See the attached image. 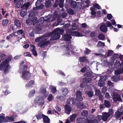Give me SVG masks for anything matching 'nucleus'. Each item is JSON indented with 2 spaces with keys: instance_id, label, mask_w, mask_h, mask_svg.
Masks as SVG:
<instances>
[{
  "instance_id": "aec40b11",
  "label": "nucleus",
  "mask_w": 123,
  "mask_h": 123,
  "mask_svg": "<svg viewBox=\"0 0 123 123\" xmlns=\"http://www.w3.org/2000/svg\"><path fill=\"white\" fill-rule=\"evenodd\" d=\"M14 25L19 28L21 26V24L19 20L15 18L14 21Z\"/></svg>"
},
{
  "instance_id": "1a4fd4ad",
  "label": "nucleus",
  "mask_w": 123,
  "mask_h": 123,
  "mask_svg": "<svg viewBox=\"0 0 123 123\" xmlns=\"http://www.w3.org/2000/svg\"><path fill=\"white\" fill-rule=\"evenodd\" d=\"M113 100L114 102H116L117 101H121L122 99L120 95L117 93L113 95Z\"/></svg>"
},
{
  "instance_id": "79ce46f5",
  "label": "nucleus",
  "mask_w": 123,
  "mask_h": 123,
  "mask_svg": "<svg viewBox=\"0 0 123 123\" xmlns=\"http://www.w3.org/2000/svg\"><path fill=\"white\" fill-rule=\"evenodd\" d=\"M37 45L38 46L40 47L41 48H44L45 46L43 41L38 43Z\"/></svg>"
},
{
  "instance_id": "393cba45",
  "label": "nucleus",
  "mask_w": 123,
  "mask_h": 123,
  "mask_svg": "<svg viewBox=\"0 0 123 123\" xmlns=\"http://www.w3.org/2000/svg\"><path fill=\"white\" fill-rule=\"evenodd\" d=\"M42 31V29L40 27H37L34 30V32L36 33L40 34Z\"/></svg>"
},
{
  "instance_id": "a211bd4d",
  "label": "nucleus",
  "mask_w": 123,
  "mask_h": 123,
  "mask_svg": "<svg viewBox=\"0 0 123 123\" xmlns=\"http://www.w3.org/2000/svg\"><path fill=\"white\" fill-rule=\"evenodd\" d=\"M16 33L18 34V35L20 34L22 35V37L20 38V39H21L22 38H25V32L22 30L21 29L17 31Z\"/></svg>"
},
{
  "instance_id": "7c9ffc66",
  "label": "nucleus",
  "mask_w": 123,
  "mask_h": 123,
  "mask_svg": "<svg viewBox=\"0 0 123 123\" xmlns=\"http://www.w3.org/2000/svg\"><path fill=\"white\" fill-rule=\"evenodd\" d=\"M55 31H57L58 33H60V35L61 34H63L64 32V30L63 29H61L60 28H57L55 30Z\"/></svg>"
},
{
  "instance_id": "0eeeda50",
  "label": "nucleus",
  "mask_w": 123,
  "mask_h": 123,
  "mask_svg": "<svg viewBox=\"0 0 123 123\" xmlns=\"http://www.w3.org/2000/svg\"><path fill=\"white\" fill-rule=\"evenodd\" d=\"M35 101L36 103H39V105H40L41 106H42L44 103L43 98L39 97H36Z\"/></svg>"
},
{
  "instance_id": "f8f14e48",
  "label": "nucleus",
  "mask_w": 123,
  "mask_h": 123,
  "mask_svg": "<svg viewBox=\"0 0 123 123\" xmlns=\"http://www.w3.org/2000/svg\"><path fill=\"white\" fill-rule=\"evenodd\" d=\"M60 91L62 95L65 96H66L69 92L68 89L66 88H62Z\"/></svg>"
},
{
  "instance_id": "412c9836",
  "label": "nucleus",
  "mask_w": 123,
  "mask_h": 123,
  "mask_svg": "<svg viewBox=\"0 0 123 123\" xmlns=\"http://www.w3.org/2000/svg\"><path fill=\"white\" fill-rule=\"evenodd\" d=\"M104 104L105 107L109 108L111 106L110 102L107 100H104Z\"/></svg>"
},
{
  "instance_id": "473e14b6",
  "label": "nucleus",
  "mask_w": 123,
  "mask_h": 123,
  "mask_svg": "<svg viewBox=\"0 0 123 123\" xmlns=\"http://www.w3.org/2000/svg\"><path fill=\"white\" fill-rule=\"evenodd\" d=\"M67 12L68 14L71 15H73L74 13V10L71 8L68 9L67 10Z\"/></svg>"
},
{
  "instance_id": "dca6fc26",
  "label": "nucleus",
  "mask_w": 123,
  "mask_h": 123,
  "mask_svg": "<svg viewBox=\"0 0 123 123\" xmlns=\"http://www.w3.org/2000/svg\"><path fill=\"white\" fill-rule=\"evenodd\" d=\"M100 29L101 31L104 32H106L107 31V27L105 23H103L101 25Z\"/></svg>"
},
{
  "instance_id": "7ed1b4c3",
  "label": "nucleus",
  "mask_w": 123,
  "mask_h": 123,
  "mask_svg": "<svg viewBox=\"0 0 123 123\" xmlns=\"http://www.w3.org/2000/svg\"><path fill=\"white\" fill-rule=\"evenodd\" d=\"M31 74L29 71H24L22 72V78L25 80H27L30 78Z\"/></svg>"
},
{
  "instance_id": "c756f323",
  "label": "nucleus",
  "mask_w": 123,
  "mask_h": 123,
  "mask_svg": "<svg viewBox=\"0 0 123 123\" xmlns=\"http://www.w3.org/2000/svg\"><path fill=\"white\" fill-rule=\"evenodd\" d=\"M84 75L87 77L93 78V77L92 73L91 72H87Z\"/></svg>"
},
{
  "instance_id": "e433bc0d",
  "label": "nucleus",
  "mask_w": 123,
  "mask_h": 123,
  "mask_svg": "<svg viewBox=\"0 0 123 123\" xmlns=\"http://www.w3.org/2000/svg\"><path fill=\"white\" fill-rule=\"evenodd\" d=\"M86 120L87 123H97L98 122V120L96 119H94L92 120L91 119H88L87 118Z\"/></svg>"
},
{
  "instance_id": "e2e57ef3",
  "label": "nucleus",
  "mask_w": 123,
  "mask_h": 123,
  "mask_svg": "<svg viewBox=\"0 0 123 123\" xmlns=\"http://www.w3.org/2000/svg\"><path fill=\"white\" fill-rule=\"evenodd\" d=\"M87 68L86 67H85L81 69L80 70V72L82 73H85L86 71Z\"/></svg>"
},
{
  "instance_id": "37998d69",
  "label": "nucleus",
  "mask_w": 123,
  "mask_h": 123,
  "mask_svg": "<svg viewBox=\"0 0 123 123\" xmlns=\"http://www.w3.org/2000/svg\"><path fill=\"white\" fill-rule=\"evenodd\" d=\"M78 26L76 25L75 23H74L72 24V29L73 30H75L78 29Z\"/></svg>"
},
{
  "instance_id": "6ab92c4d",
  "label": "nucleus",
  "mask_w": 123,
  "mask_h": 123,
  "mask_svg": "<svg viewBox=\"0 0 123 123\" xmlns=\"http://www.w3.org/2000/svg\"><path fill=\"white\" fill-rule=\"evenodd\" d=\"M40 92L41 94L44 95V97L46 98L48 96V93H46L47 91H46V88H43L41 90Z\"/></svg>"
},
{
  "instance_id": "ea45409f",
  "label": "nucleus",
  "mask_w": 123,
  "mask_h": 123,
  "mask_svg": "<svg viewBox=\"0 0 123 123\" xmlns=\"http://www.w3.org/2000/svg\"><path fill=\"white\" fill-rule=\"evenodd\" d=\"M107 78V76L105 75H102L100 76V79L99 81H105Z\"/></svg>"
},
{
  "instance_id": "338daca9",
  "label": "nucleus",
  "mask_w": 123,
  "mask_h": 123,
  "mask_svg": "<svg viewBox=\"0 0 123 123\" xmlns=\"http://www.w3.org/2000/svg\"><path fill=\"white\" fill-rule=\"evenodd\" d=\"M22 67H23L22 69L23 70V71H27L26 70L28 69L27 66H26L25 65H24L22 66Z\"/></svg>"
},
{
  "instance_id": "69168bd1",
  "label": "nucleus",
  "mask_w": 123,
  "mask_h": 123,
  "mask_svg": "<svg viewBox=\"0 0 123 123\" xmlns=\"http://www.w3.org/2000/svg\"><path fill=\"white\" fill-rule=\"evenodd\" d=\"M107 17L109 20H110L112 18V16L111 14H107Z\"/></svg>"
},
{
  "instance_id": "39448f33",
  "label": "nucleus",
  "mask_w": 123,
  "mask_h": 123,
  "mask_svg": "<svg viewBox=\"0 0 123 123\" xmlns=\"http://www.w3.org/2000/svg\"><path fill=\"white\" fill-rule=\"evenodd\" d=\"M76 100L79 101H81L83 99V98L82 97L81 94L82 92L80 90H79L77 91L76 92Z\"/></svg>"
},
{
  "instance_id": "72a5a7b5",
  "label": "nucleus",
  "mask_w": 123,
  "mask_h": 123,
  "mask_svg": "<svg viewBox=\"0 0 123 123\" xmlns=\"http://www.w3.org/2000/svg\"><path fill=\"white\" fill-rule=\"evenodd\" d=\"M105 36L102 34H99L98 36V38L99 39L104 40L105 39Z\"/></svg>"
},
{
  "instance_id": "ddd939ff",
  "label": "nucleus",
  "mask_w": 123,
  "mask_h": 123,
  "mask_svg": "<svg viewBox=\"0 0 123 123\" xmlns=\"http://www.w3.org/2000/svg\"><path fill=\"white\" fill-rule=\"evenodd\" d=\"M63 37H64V40L65 41H69L72 38V37L70 34H64Z\"/></svg>"
},
{
  "instance_id": "f3484780",
  "label": "nucleus",
  "mask_w": 123,
  "mask_h": 123,
  "mask_svg": "<svg viewBox=\"0 0 123 123\" xmlns=\"http://www.w3.org/2000/svg\"><path fill=\"white\" fill-rule=\"evenodd\" d=\"M69 3L70 4L72 8H76L77 3L75 1L72 0H69Z\"/></svg>"
},
{
  "instance_id": "4d7b16f0",
  "label": "nucleus",
  "mask_w": 123,
  "mask_h": 123,
  "mask_svg": "<svg viewBox=\"0 0 123 123\" xmlns=\"http://www.w3.org/2000/svg\"><path fill=\"white\" fill-rule=\"evenodd\" d=\"M36 49H31V51L32 54L35 56L37 55V51L36 50Z\"/></svg>"
},
{
  "instance_id": "3c124183",
  "label": "nucleus",
  "mask_w": 123,
  "mask_h": 123,
  "mask_svg": "<svg viewBox=\"0 0 123 123\" xmlns=\"http://www.w3.org/2000/svg\"><path fill=\"white\" fill-rule=\"evenodd\" d=\"M44 37L42 36L36 38L35 40V41L36 42H39L41 40V39H44Z\"/></svg>"
},
{
  "instance_id": "a878e982",
  "label": "nucleus",
  "mask_w": 123,
  "mask_h": 123,
  "mask_svg": "<svg viewBox=\"0 0 123 123\" xmlns=\"http://www.w3.org/2000/svg\"><path fill=\"white\" fill-rule=\"evenodd\" d=\"M23 4L22 1L21 0H18L16 3V7L17 8H19Z\"/></svg>"
},
{
  "instance_id": "09e8293b",
  "label": "nucleus",
  "mask_w": 123,
  "mask_h": 123,
  "mask_svg": "<svg viewBox=\"0 0 123 123\" xmlns=\"http://www.w3.org/2000/svg\"><path fill=\"white\" fill-rule=\"evenodd\" d=\"M54 97L52 94H50L47 98L48 100L49 101H51L53 99Z\"/></svg>"
},
{
  "instance_id": "4c0bfd02",
  "label": "nucleus",
  "mask_w": 123,
  "mask_h": 123,
  "mask_svg": "<svg viewBox=\"0 0 123 123\" xmlns=\"http://www.w3.org/2000/svg\"><path fill=\"white\" fill-rule=\"evenodd\" d=\"M35 90L34 89H33L30 91L28 95L29 97L31 98L33 96L35 93Z\"/></svg>"
},
{
  "instance_id": "c85d7f7f",
  "label": "nucleus",
  "mask_w": 123,
  "mask_h": 123,
  "mask_svg": "<svg viewBox=\"0 0 123 123\" xmlns=\"http://www.w3.org/2000/svg\"><path fill=\"white\" fill-rule=\"evenodd\" d=\"M114 66L116 68L118 69L121 67V64L119 61H116L114 64Z\"/></svg>"
},
{
  "instance_id": "4be33fe9",
  "label": "nucleus",
  "mask_w": 123,
  "mask_h": 123,
  "mask_svg": "<svg viewBox=\"0 0 123 123\" xmlns=\"http://www.w3.org/2000/svg\"><path fill=\"white\" fill-rule=\"evenodd\" d=\"M81 114L83 117H86L88 115V112L86 110H84L82 111Z\"/></svg>"
},
{
  "instance_id": "a18cd8bd",
  "label": "nucleus",
  "mask_w": 123,
  "mask_h": 123,
  "mask_svg": "<svg viewBox=\"0 0 123 123\" xmlns=\"http://www.w3.org/2000/svg\"><path fill=\"white\" fill-rule=\"evenodd\" d=\"M64 96H57L56 97V98L58 99H59L60 100L62 101H64L65 99V98Z\"/></svg>"
},
{
  "instance_id": "0e129e2a",
  "label": "nucleus",
  "mask_w": 123,
  "mask_h": 123,
  "mask_svg": "<svg viewBox=\"0 0 123 123\" xmlns=\"http://www.w3.org/2000/svg\"><path fill=\"white\" fill-rule=\"evenodd\" d=\"M24 55L25 56H28L31 57V55L29 52H27L24 53Z\"/></svg>"
},
{
  "instance_id": "9d476101",
  "label": "nucleus",
  "mask_w": 123,
  "mask_h": 123,
  "mask_svg": "<svg viewBox=\"0 0 123 123\" xmlns=\"http://www.w3.org/2000/svg\"><path fill=\"white\" fill-rule=\"evenodd\" d=\"M110 113L104 112L103 114L102 119L105 122L107 120L108 118L110 117Z\"/></svg>"
},
{
  "instance_id": "58836bf2",
  "label": "nucleus",
  "mask_w": 123,
  "mask_h": 123,
  "mask_svg": "<svg viewBox=\"0 0 123 123\" xmlns=\"http://www.w3.org/2000/svg\"><path fill=\"white\" fill-rule=\"evenodd\" d=\"M73 34L74 36L77 37H80L81 36V34L78 31H75L73 32Z\"/></svg>"
},
{
  "instance_id": "2f4dec72",
  "label": "nucleus",
  "mask_w": 123,
  "mask_h": 123,
  "mask_svg": "<svg viewBox=\"0 0 123 123\" xmlns=\"http://www.w3.org/2000/svg\"><path fill=\"white\" fill-rule=\"evenodd\" d=\"M51 1L49 0H48L46 1L45 7L46 8H49L51 6Z\"/></svg>"
},
{
  "instance_id": "423d86ee",
  "label": "nucleus",
  "mask_w": 123,
  "mask_h": 123,
  "mask_svg": "<svg viewBox=\"0 0 123 123\" xmlns=\"http://www.w3.org/2000/svg\"><path fill=\"white\" fill-rule=\"evenodd\" d=\"M44 17H41L38 21H35L33 23V25L34 26L35 25L36 26L41 25L44 23Z\"/></svg>"
},
{
  "instance_id": "6e6d98bb",
  "label": "nucleus",
  "mask_w": 123,
  "mask_h": 123,
  "mask_svg": "<svg viewBox=\"0 0 123 123\" xmlns=\"http://www.w3.org/2000/svg\"><path fill=\"white\" fill-rule=\"evenodd\" d=\"M47 40V39H45L43 40V42L44 43L45 45V46H47L49 44H50V42L49 41H48L46 42H44V41H46Z\"/></svg>"
},
{
  "instance_id": "6e6552de",
  "label": "nucleus",
  "mask_w": 123,
  "mask_h": 123,
  "mask_svg": "<svg viewBox=\"0 0 123 123\" xmlns=\"http://www.w3.org/2000/svg\"><path fill=\"white\" fill-rule=\"evenodd\" d=\"M72 110V107L66 104L64 106L65 112L67 114H69Z\"/></svg>"
},
{
  "instance_id": "5701e85b",
  "label": "nucleus",
  "mask_w": 123,
  "mask_h": 123,
  "mask_svg": "<svg viewBox=\"0 0 123 123\" xmlns=\"http://www.w3.org/2000/svg\"><path fill=\"white\" fill-rule=\"evenodd\" d=\"M41 0H38L36 3V6L38 7L39 8H41L42 9L43 8L42 6L41 7V6H42L41 3L42 1Z\"/></svg>"
},
{
  "instance_id": "a19ab883",
  "label": "nucleus",
  "mask_w": 123,
  "mask_h": 123,
  "mask_svg": "<svg viewBox=\"0 0 123 123\" xmlns=\"http://www.w3.org/2000/svg\"><path fill=\"white\" fill-rule=\"evenodd\" d=\"M86 94L89 97L91 98L93 96V92L92 90L89 91L87 92Z\"/></svg>"
},
{
  "instance_id": "4468645a",
  "label": "nucleus",
  "mask_w": 123,
  "mask_h": 123,
  "mask_svg": "<svg viewBox=\"0 0 123 123\" xmlns=\"http://www.w3.org/2000/svg\"><path fill=\"white\" fill-rule=\"evenodd\" d=\"M120 76L115 75L112 76L111 78V80L115 82H117L120 80Z\"/></svg>"
},
{
  "instance_id": "f257e3e1",
  "label": "nucleus",
  "mask_w": 123,
  "mask_h": 123,
  "mask_svg": "<svg viewBox=\"0 0 123 123\" xmlns=\"http://www.w3.org/2000/svg\"><path fill=\"white\" fill-rule=\"evenodd\" d=\"M6 61H2L0 64V70L1 71H3L5 73H7L10 68V64Z\"/></svg>"
},
{
  "instance_id": "49530a36",
  "label": "nucleus",
  "mask_w": 123,
  "mask_h": 123,
  "mask_svg": "<svg viewBox=\"0 0 123 123\" xmlns=\"http://www.w3.org/2000/svg\"><path fill=\"white\" fill-rule=\"evenodd\" d=\"M114 53V52L113 50H109L107 52V56L108 57L111 56Z\"/></svg>"
},
{
  "instance_id": "9b49d317",
  "label": "nucleus",
  "mask_w": 123,
  "mask_h": 123,
  "mask_svg": "<svg viewBox=\"0 0 123 123\" xmlns=\"http://www.w3.org/2000/svg\"><path fill=\"white\" fill-rule=\"evenodd\" d=\"M43 121L44 123H50V120L48 117L43 114L42 115Z\"/></svg>"
},
{
  "instance_id": "5fc2aeb1",
  "label": "nucleus",
  "mask_w": 123,
  "mask_h": 123,
  "mask_svg": "<svg viewBox=\"0 0 123 123\" xmlns=\"http://www.w3.org/2000/svg\"><path fill=\"white\" fill-rule=\"evenodd\" d=\"M93 5L94 7L97 9L98 10H99L101 9V7L98 4H94Z\"/></svg>"
},
{
  "instance_id": "c03bdc74",
  "label": "nucleus",
  "mask_w": 123,
  "mask_h": 123,
  "mask_svg": "<svg viewBox=\"0 0 123 123\" xmlns=\"http://www.w3.org/2000/svg\"><path fill=\"white\" fill-rule=\"evenodd\" d=\"M76 115L75 114H73L70 117V120L71 122H73L76 117Z\"/></svg>"
},
{
  "instance_id": "f03ea898",
  "label": "nucleus",
  "mask_w": 123,
  "mask_h": 123,
  "mask_svg": "<svg viewBox=\"0 0 123 123\" xmlns=\"http://www.w3.org/2000/svg\"><path fill=\"white\" fill-rule=\"evenodd\" d=\"M30 5V3L29 2L24 4L21 6V8H22L21 10L20 15L22 17H24L26 14L27 13V9L29 7Z\"/></svg>"
},
{
  "instance_id": "cd10ccee",
  "label": "nucleus",
  "mask_w": 123,
  "mask_h": 123,
  "mask_svg": "<svg viewBox=\"0 0 123 123\" xmlns=\"http://www.w3.org/2000/svg\"><path fill=\"white\" fill-rule=\"evenodd\" d=\"M82 80L85 83H89L92 82V79L90 78H83Z\"/></svg>"
},
{
  "instance_id": "864d4df0",
  "label": "nucleus",
  "mask_w": 123,
  "mask_h": 123,
  "mask_svg": "<svg viewBox=\"0 0 123 123\" xmlns=\"http://www.w3.org/2000/svg\"><path fill=\"white\" fill-rule=\"evenodd\" d=\"M103 81H99L98 84V85L101 87H102L105 85Z\"/></svg>"
},
{
  "instance_id": "c9c22d12",
  "label": "nucleus",
  "mask_w": 123,
  "mask_h": 123,
  "mask_svg": "<svg viewBox=\"0 0 123 123\" xmlns=\"http://www.w3.org/2000/svg\"><path fill=\"white\" fill-rule=\"evenodd\" d=\"M9 21L7 19H4L2 21V24L4 27L6 26L8 23Z\"/></svg>"
},
{
  "instance_id": "8fccbe9b",
  "label": "nucleus",
  "mask_w": 123,
  "mask_h": 123,
  "mask_svg": "<svg viewBox=\"0 0 123 123\" xmlns=\"http://www.w3.org/2000/svg\"><path fill=\"white\" fill-rule=\"evenodd\" d=\"M57 90L56 87L52 86L51 88V91L53 94L55 93L56 92Z\"/></svg>"
},
{
  "instance_id": "f704fd0d",
  "label": "nucleus",
  "mask_w": 123,
  "mask_h": 123,
  "mask_svg": "<svg viewBox=\"0 0 123 123\" xmlns=\"http://www.w3.org/2000/svg\"><path fill=\"white\" fill-rule=\"evenodd\" d=\"M12 57L11 55H8L7 57V58L5 60V61H6L7 63L9 64V62L11 61L12 59Z\"/></svg>"
},
{
  "instance_id": "680f3d73",
  "label": "nucleus",
  "mask_w": 123,
  "mask_h": 123,
  "mask_svg": "<svg viewBox=\"0 0 123 123\" xmlns=\"http://www.w3.org/2000/svg\"><path fill=\"white\" fill-rule=\"evenodd\" d=\"M80 3H77L76 6V8L77 10H79L81 8L82 6L80 4H79Z\"/></svg>"
},
{
  "instance_id": "13d9d810",
  "label": "nucleus",
  "mask_w": 123,
  "mask_h": 123,
  "mask_svg": "<svg viewBox=\"0 0 123 123\" xmlns=\"http://www.w3.org/2000/svg\"><path fill=\"white\" fill-rule=\"evenodd\" d=\"M86 59V57L85 56L80 57L79 58V61L81 62H82L85 60Z\"/></svg>"
},
{
  "instance_id": "b1692460",
  "label": "nucleus",
  "mask_w": 123,
  "mask_h": 123,
  "mask_svg": "<svg viewBox=\"0 0 123 123\" xmlns=\"http://www.w3.org/2000/svg\"><path fill=\"white\" fill-rule=\"evenodd\" d=\"M35 82L34 80H31L28 82L25 85V87H30L32 86Z\"/></svg>"
},
{
  "instance_id": "774afa93",
  "label": "nucleus",
  "mask_w": 123,
  "mask_h": 123,
  "mask_svg": "<svg viewBox=\"0 0 123 123\" xmlns=\"http://www.w3.org/2000/svg\"><path fill=\"white\" fill-rule=\"evenodd\" d=\"M106 25L107 27H109L112 26V24L110 21H108L106 22Z\"/></svg>"
},
{
  "instance_id": "2eb2a0df",
  "label": "nucleus",
  "mask_w": 123,
  "mask_h": 123,
  "mask_svg": "<svg viewBox=\"0 0 123 123\" xmlns=\"http://www.w3.org/2000/svg\"><path fill=\"white\" fill-rule=\"evenodd\" d=\"M5 115L4 114L0 115V123H3L4 122H7V119L5 118Z\"/></svg>"
},
{
  "instance_id": "052dcab7",
  "label": "nucleus",
  "mask_w": 123,
  "mask_h": 123,
  "mask_svg": "<svg viewBox=\"0 0 123 123\" xmlns=\"http://www.w3.org/2000/svg\"><path fill=\"white\" fill-rule=\"evenodd\" d=\"M85 50V53L86 55L89 54L91 52V51L87 48H86Z\"/></svg>"
},
{
  "instance_id": "bb28decb",
  "label": "nucleus",
  "mask_w": 123,
  "mask_h": 123,
  "mask_svg": "<svg viewBox=\"0 0 123 123\" xmlns=\"http://www.w3.org/2000/svg\"><path fill=\"white\" fill-rule=\"evenodd\" d=\"M37 14V13L36 12L32 10L29 12V17H32L36 16Z\"/></svg>"
},
{
  "instance_id": "603ef678",
  "label": "nucleus",
  "mask_w": 123,
  "mask_h": 123,
  "mask_svg": "<svg viewBox=\"0 0 123 123\" xmlns=\"http://www.w3.org/2000/svg\"><path fill=\"white\" fill-rule=\"evenodd\" d=\"M97 45L98 47H103L105 46V44L104 43L102 42L101 41H99Z\"/></svg>"
},
{
  "instance_id": "20e7f679",
  "label": "nucleus",
  "mask_w": 123,
  "mask_h": 123,
  "mask_svg": "<svg viewBox=\"0 0 123 123\" xmlns=\"http://www.w3.org/2000/svg\"><path fill=\"white\" fill-rule=\"evenodd\" d=\"M54 31H55V30ZM60 37V33H58L56 31H55L54 33L51 37L50 40L51 41L56 40L59 39Z\"/></svg>"
},
{
  "instance_id": "bf43d9fd",
  "label": "nucleus",
  "mask_w": 123,
  "mask_h": 123,
  "mask_svg": "<svg viewBox=\"0 0 123 123\" xmlns=\"http://www.w3.org/2000/svg\"><path fill=\"white\" fill-rule=\"evenodd\" d=\"M95 90V94L97 96H99L101 94L100 90L98 89H96Z\"/></svg>"
},
{
  "instance_id": "de8ad7c7",
  "label": "nucleus",
  "mask_w": 123,
  "mask_h": 123,
  "mask_svg": "<svg viewBox=\"0 0 123 123\" xmlns=\"http://www.w3.org/2000/svg\"><path fill=\"white\" fill-rule=\"evenodd\" d=\"M43 114H41L40 113H39L36 115L35 116L38 120H40L42 119V118Z\"/></svg>"
}]
</instances>
